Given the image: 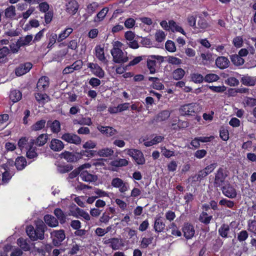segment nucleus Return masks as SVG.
I'll use <instances>...</instances> for the list:
<instances>
[{"label":"nucleus","instance_id":"nucleus-1","mask_svg":"<svg viewBox=\"0 0 256 256\" xmlns=\"http://www.w3.org/2000/svg\"><path fill=\"white\" fill-rule=\"evenodd\" d=\"M46 228V225L42 220H38L36 222V228L32 226H28L26 228V232L32 241L44 238V232Z\"/></svg>","mask_w":256,"mask_h":256},{"label":"nucleus","instance_id":"nucleus-2","mask_svg":"<svg viewBox=\"0 0 256 256\" xmlns=\"http://www.w3.org/2000/svg\"><path fill=\"white\" fill-rule=\"evenodd\" d=\"M113 57V61L117 64H123L128 60L127 53H124L122 50L118 48L114 47L110 50Z\"/></svg>","mask_w":256,"mask_h":256},{"label":"nucleus","instance_id":"nucleus-3","mask_svg":"<svg viewBox=\"0 0 256 256\" xmlns=\"http://www.w3.org/2000/svg\"><path fill=\"white\" fill-rule=\"evenodd\" d=\"M228 176V171L222 168H220L215 173L214 182V186L215 188H220L224 186Z\"/></svg>","mask_w":256,"mask_h":256},{"label":"nucleus","instance_id":"nucleus-4","mask_svg":"<svg viewBox=\"0 0 256 256\" xmlns=\"http://www.w3.org/2000/svg\"><path fill=\"white\" fill-rule=\"evenodd\" d=\"M127 154L134 158L138 164L142 165L145 163V158L140 150L136 149H128Z\"/></svg>","mask_w":256,"mask_h":256},{"label":"nucleus","instance_id":"nucleus-5","mask_svg":"<svg viewBox=\"0 0 256 256\" xmlns=\"http://www.w3.org/2000/svg\"><path fill=\"white\" fill-rule=\"evenodd\" d=\"M111 184L112 186L119 188L120 192L124 193L129 188V184L128 182H124L122 179L116 178L112 180Z\"/></svg>","mask_w":256,"mask_h":256},{"label":"nucleus","instance_id":"nucleus-6","mask_svg":"<svg viewBox=\"0 0 256 256\" xmlns=\"http://www.w3.org/2000/svg\"><path fill=\"white\" fill-rule=\"evenodd\" d=\"M196 103H191L182 106L180 110V112L182 115L192 116L196 113Z\"/></svg>","mask_w":256,"mask_h":256},{"label":"nucleus","instance_id":"nucleus-7","mask_svg":"<svg viewBox=\"0 0 256 256\" xmlns=\"http://www.w3.org/2000/svg\"><path fill=\"white\" fill-rule=\"evenodd\" d=\"M30 62H26L20 64L15 69V74L17 76H22L30 71L32 68Z\"/></svg>","mask_w":256,"mask_h":256},{"label":"nucleus","instance_id":"nucleus-8","mask_svg":"<svg viewBox=\"0 0 256 256\" xmlns=\"http://www.w3.org/2000/svg\"><path fill=\"white\" fill-rule=\"evenodd\" d=\"M62 139L68 142L78 144L81 142L80 138L77 135L73 134L66 133L62 137Z\"/></svg>","mask_w":256,"mask_h":256},{"label":"nucleus","instance_id":"nucleus-9","mask_svg":"<svg viewBox=\"0 0 256 256\" xmlns=\"http://www.w3.org/2000/svg\"><path fill=\"white\" fill-rule=\"evenodd\" d=\"M220 188L223 194L226 197L230 198H233L236 197V190L230 184L223 186Z\"/></svg>","mask_w":256,"mask_h":256},{"label":"nucleus","instance_id":"nucleus-10","mask_svg":"<svg viewBox=\"0 0 256 256\" xmlns=\"http://www.w3.org/2000/svg\"><path fill=\"white\" fill-rule=\"evenodd\" d=\"M62 158H64L68 162H76L80 158L79 153L65 151L60 154Z\"/></svg>","mask_w":256,"mask_h":256},{"label":"nucleus","instance_id":"nucleus-11","mask_svg":"<svg viewBox=\"0 0 256 256\" xmlns=\"http://www.w3.org/2000/svg\"><path fill=\"white\" fill-rule=\"evenodd\" d=\"M184 236L187 240L192 238L195 234V230L194 226L189 224L185 223L182 227Z\"/></svg>","mask_w":256,"mask_h":256},{"label":"nucleus","instance_id":"nucleus-12","mask_svg":"<svg viewBox=\"0 0 256 256\" xmlns=\"http://www.w3.org/2000/svg\"><path fill=\"white\" fill-rule=\"evenodd\" d=\"M50 147L54 152H60L64 148V144L60 140L53 138L50 142Z\"/></svg>","mask_w":256,"mask_h":256},{"label":"nucleus","instance_id":"nucleus-13","mask_svg":"<svg viewBox=\"0 0 256 256\" xmlns=\"http://www.w3.org/2000/svg\"><path fill=\"white\" fill-rule=\"evenodd\" d=\"M230 62L225 56H218L216 60V66L220 69H224L229 66Z\"/></svg>","mask_w":256,"mask_h":256},{"label":"nucleus","instance_id":"nucleus-14","mask_svg":"<svg viewBox=\"0 0 256 256\" xmlns=\"http://www.w3.org/2000/svg\"><path fill=\"white\" fill-rule=\"evenodd\" d=\"M97 128L102 134H106L107 136H114L118 132L116 129L110 126H99Z\"/></svg>","mask_w":256,"mask_h":256},{"label":"nucleus","instance_id":"nucleus-15","mask_svg":"<svg viewBox=\"0 0 256 256\" xmlns=\"http://www.w3.org/2000/svg\"><path fill=\"white\" fill-rule=\"evenodd\" d=\"M72 214L77 218H78V216H80L86 220H89L90 218L89 214L87 212L78 207H76L74 210L72 211Z\"/></svg>","mask_w":256,"mask_h":256},{"label":"nucleus","instance_id":"nucleus-16","mask_svg":"<svg viewBox=\"0 0 256 256\" xmlns=\"http://www.w3.org/2000/svg\"><path fill=\"white\" fill-rule=\"evenodd\" d=\"M44 220L45 222L50 227H56L58 225V220L52 215H46L44 218Z\"/></svg>","mask_w":256,"mask_h":256},{"label":"nucleus","instance_id":"nucleus-17","mask_svg":"<svg viewBox=\"0 0 256 256\" xmlns=\"http://www.w3.org/2000/svg\"><path fill=\"white\" fill-rule=\"evenodd\" d=\"M166 226L165 224L163 222L160 216L155 218L154 223V229L157 232H162Z\"/></svg>","mask_w":256,"mask_h":256},{"label":"nucleus","instance_id":"nucleus-18","mask_svg":"<svg viewBox=\"0 0 256 256\" xmlns=\"http://www.w3.org/2000/svg\"><path fill=\"white\" fill-rule=\"evenodd\" d=\"M240 82L245 86H253L256 84V78L248 75H245L242 77Z\"/></svg>","mask_w":256,"mask_h":256},{"label":"nucleus","instance_id":"nucleus-19","mask_svg":"<svg viewBox=\"0 0 256 256\" xmlns=\"http://www.w3.org/2000/svg\"><path fill=\"white\" fill-rule=\"evenodd\" d=\"M170 114L171 112L168 110H162L156 116V122L165 121L170 117Z\"/></svg>","mask_w":256,"mask_h":256},{"label":"nucleus","instance_id":"nucleus-20","mask_svg":"<svg viewBox=\"0 0 256 256\" xmlns=\"http://www.w3.org/2000/svg\"><path fill=\"white\" fill-rule=\"evenodd\" d=\"M82 180L86 182H95L97 180V176L88 173L87 171H82L80 174Z\"/></svg>","mask_w":256,"mask_h":256},{"label":"nucleus","instance_id":"nucleus-21","mask_svg":"<svg viewBox=\"0 0 256 256\" xmlns=\"http://www.w3.org/2000/svg\"><path fill=\"white\" fill-rule=\"evenodd\" d=\"M54 214L61 224L66 222V215L60 208H56L54 211Z\"/></svg>","mask_w":256,"mask_h":256},{"label":"nucleus","instance_id":"nucleus-22","mask_svg":"<svg viewBox=\"0 0 256 256\" xmlns=\"http://www.w3.org/2000/svg\"><path fill=\"white\" fill-rule=\"evenodd\" d=\"M14 164L18 170H23L26 166V161L24 156L18 157L15 161Z\"/></svg>","mask_w":256,"mask_h":256},{"label":"nucleus","instance_id":"nucleus-23","mask_svg":"<svg viewBox=\"0 0 256 256\" xmlns=\"http://www.w3.org/2000/svg\"><path fill=\"white\" fill-rule=\"evenodd\" d=\"M78 8V4L76 0H71L66 4V10L70 14H75Z\"/></svg>","mask_w":256,"mask_h":256},{"label":"nucleus","instance_id":"nucleus-24","mask_svg":"<svg viewBox=\"0 0 256 256\" xmlns=\"http://www.w3.org/2000/svg\"><path fill=\"white\" fill-rule=\"evenodd\" d=\"M47 126L50 128L53 133H58L60 130V124L58 120H54L52 122L51 121H48Z\"/></svg>","mask_w":256,"mask_h":256},{"label":"nucleus","instance_id":"nucleus-25","mask_svg":"<svg viewBox=\"0 0 256 256\" xmlns=\"http://www.w3.org/2000/svg\"><path fill=\"white\" fill-rule=\"evenodd\" d=\"M33 36L32 35H27L25 37H20L17 40L19 46H28L32 40Z\"/></svg>","mask_w":256,"mask_h":256},{"label":"nucleus","instance_id":"nucleus-26","mask_svg":"<svg viewBox=\"0 0 256 256\" xmlns=\"http://www.w3.org/2000/svg\"><path fill=\"white\" fill-rule=\"evenodd\" d=\"M168 24L169 27H170V30L172 32H178L182 33L184 35L186 34V32L184 30L183 28L181 26L178 25L176 23L174 20H170L168 22Z\"/></svg>","mask_w":256,"mask_h":256},{"label":"nucleus","instance_id":"nucleus-27","mask_svg":"<svg viewBox=\"0 0 256 256\" xmlns=\"http://www.w3.org/2000/svg\"><path fill=\"white\" fill-rule=\"evenodd\" d=\"M230 230V226L228 224H223L218 230V234L222 238H226Z\"/></svg>","mask_w":256,"mask_h":256},{"label":"nucleus","instance_id":"nucleus-28","mask_svg":"<svg viewBox=\"0 0 256 256\" xmlns=\"http://www.w3.org/2000/svg\"><path fill=\"white\" fill-rule=\"evenodd\" d=\"M17 244L24 251H28L30 249V244L27 242V240L22 238H20L17 240Z\"/></svg>","mask_w":256,"mask_h":256},{"label":"nucleus","instance_id":"nucleus-29","mask_svg":"<svg viewBox=\"0 0 256 256\" xmlns=\"http://www.w3.org/2000/svg\"><path fill=\"white\" fill-rule=\"evenodd\" d=\"M208 175L204 169L200 170L198 172L197 174L191 176L190 178H192V180L194 182H200L205 177Z\"/></svg>","mask_w":256,"mask_h":256},{"label":"nucleus","instance_id":"nucleus-30","mask_svg":"<svg viewBox=\"0 0 256 256\" xmlns=\"http://www.w3.org/2000/svg\"><path fill=\"white\" fill-rule=\"evenodd\" d=\"M212 219V216H208V214L204 212L200 214L198 218L199 220L205 224H209Z\"/></svg>","mask_w":256,"mask_h":256},{"label":"nucleus","instance_id":"nucleus-31","mask_svg":"<svg viewBox=\"0 0 256 256\" xmlns=\"http://www.w3.org/2000/svg\"><path fill=\"white\" fill-rule=\"evenodd\" d=\"M146 66L148 69L150 70V74H153L155 73L156 62L154 58H150V56H148V58L147 60Z\"/></svg>","mask_w":256,"mask_h":256},{"label":"nucleus","instance_id":"nucleus-32","mask_svg":"<svg viewBox=\"0 0 256 256\" xmlns=\"http://www.w3.org/2000/svg\"><path fill=\"white\" fill-rule=\"evenodd\" d=\"M230 60L232 64L236 66L242 65L244 62V60L238 54H232L230 56Z\"/></svg>","mask_w":256,"mask_h":256},{"label":"nucleus","instance_id":"nucleus-33","mask_svg":"<svg viewBox=\"0 0 256 256\" xmlns=\"http://www.w3.org/2000/svg\"><path fill=\"white\" fill-rule=\"evenodd\" d=\"M50 234L52 236L60 240V241L62 242L66 238L64 232L62 230H53Z\"/></svg>","mask_w":256,"mask_h":256},{"label":"nucleus","instance_id":"nucleus-34","mask_svg":"<svg viewBox=\"0 0 256 256\" xmlns=\"http://www.w3.org/2000/svg\"><path fill=\"white\" fill-rule=\"evenodd\" d=\"M73 169V166L70 164L66 165L59 164L57 166V170L59 173L64 174L66 173Z\"/></svg>","mask_w":256,"mask_h":256},{"label":"nucleus","instance_id":"nucleus-35","mask_svg":"<svg viewBox=\"0 0 256 256\" xmlns=\"http://www.w3.org/2000/svg\"><path fill=\"white\" fill-rule=\"evenodd\" d=\"M22 94L20 91L14 90L10 92V99L14 102H16L22 98Z\"/></svg>","mask_w":256,"mask_h":256},{"label":"nucleus","instance_id":"nucleus-36","mask_svg":"<svg viewBox=\"0 0 256 256\" xmlns=\"http://www.w3.org/2000/svg\"><path fill=\"white\" fill-rule=\"evenodd\" d=\"M114 150L110 148H104L99 150L97 152V154L102 157H108L112 155Z\"/></svg>","mask_w":256,"mask_h":256},{"label":"nucleus","instance_id":"nucleus-37","mask_svg":"<svg viewBox=\"0 0 256 256\" xmlns=\"http://www.w3.org/2000/svg\"><path fill=\"white\" fill-rule=\"evenodd\" d=\"M108 11V9L107 8H103L94 18V22H100L103 20L104 18L106 16V14Z\"/></svg>","mask_w":256,"mask_h":256},{"label":"nucleus","instance_id":"nucleus-38","mask_svg":"<svg viewBox=\"0 0 256 256\" xmlns=\"http://www.w3.org/2000/svg\"><path fill=\"white\" fill-rule=\"evenodd\" d=\"M184 70L181 68H178L174 70L172 73V77L176 80H181L184 76Z\"/></svg>","mask_w":256,"mask_h":256},{"label":"nucleus","instance_id":"nucleus-39","mask_svg":"<svg viewBox=\"0 0 256 256\" xmlns=\"http://www.w3.org/2000/svg\"><path fill=\"white\" fill-rule=\"evenodd\" d=\"M48 136L46 134H42L36 139V146H44L48 140Z\"/></svg>","mask_w":256,"mask_h":256},{"label":"nucleus","instance_id":"nucleus-40","mask_svg":"<svg viewBox=\"0 0 256 256\" xmlns=\"http://www.w3.org/2000/svg\"><path fill=\"white\" fill-rule=\"evenodd\" d=\"M48 86V78L42 76L39 79L37 83V87L40 88H45Z\"/></svg>","mask_w":256,"mask_h":256},{"label":"nucleus","instance_id":"nucleus-41","mask_svg":"<svg viewBox=\"0 0 256 256\" xmlns=\"http://www.w3.org/2000/svg\"><path fill=\"white\" fill-rule=\"evenodd\" d=\"M95 50L96 58L100 61H104L106 60V57L104 54V48L100 46H96Z\"/></svg>","mask_w":256,"mask_h":256},{"label":"nucleus","instance_id":"nucleus-42","mask_svg":"<svg viewBox=\"0 0 256 256\" xmlns=\"http://www.w3.org/2000/svg\"><path fill=\"white\" fill-rule=\"evenodd\" d=\"M128 161L126 159L118 158L112 162V166L116 167L126 166L128 164Z\"/></svg>","mask_w":256,"mask_h":256},{"label":"nucleus","instance_id":"nucleus-43","mask_svg":"<svg viewBox=\"0 0 256 256\" xmlns=\"http://www.w3.org/2000/svg\"><path fill=\"white\" fill-rule=\"evenodd\" d=\"M72 28H68L64 30L61 34H59L58 38V41L60 42L66 38L72 32Z\"/></svg>","mask_w":256,"mask_h":256},{"label":"nucleus","instance_id":"nucleus-44","mask_svg":"<svg viewBox=\"0 0 256 256\" xmlns=\"http://www.w3.org/2000/svg\"><path fill=\"white\" fill-rule=\"evenodd\" d=\"M46 122L44 120H38L32 126V129L35 131L40 130L44 128Z\"/></svg>","mask_w":256,"mask_h":256},{"label":"nucleus","instance_id":"nucleus-45","mask_svg":"<svg viewBox=\"0 0 256 256\" xmlns=\"http://www.w3.org/2000/svg\"><path fill=\"white\" fill-rule=\"evenodd\" d=\"M220 77L218 75L214 74H206L204 78V80L207 82H212L218 80Z\"/></svg>","mask_w":256,"mask_h":256},{"label":"nucleus","instance_id":"nucleus-46","mask_svg":"<svg viewBox=\"0 0 256 256\" xmlns=\"http://www.w3.org/2000/svg\"><path fill=\"white\" fill-rule=\"evenodd\" d=\"M248 230L256 235V220H250L248 222Z\"/></svg>","mask_w":256,"mask_h":256},{"label":"nucleus","instance_id":"nucleus-47","mask_svg":"<svg viewBox=\"0 0 256 256\" xmlns=\"http://www.w3.org/2000/svg\"><path fill=\"white\" fill-rule=\"evenodd\" d=\"M28 138L26 137L22 138L18 142V148L22 150L24 148H28Z\"/></svg>","mask_w":256,"mask_h":256},{"label":"nucleus","instance_id":"nucleus-48","mask_svg":"<svg viewBox=\"0 0 256 256\" xmlns=\"http://www.w3.org/2000/svg\"><path fill=\"white\" fill-rule=\"evenodd\" d=\"M15 7L13 6H11L5 10V16L8 18H11L15 16Z\"/></svg>","mask_w":256,"mask_h":256},{"label":"nucleus","instance_id":"nucleus-49","mask_svg":"<svg viewBox=\"0 0 256 256\" xmlns=\"http://www.w3.org/2000/svg\"><path fill=\"white\" fill-rule=\"evenodd\" d=\"M93 74L100 78H102L104 76V72L102 69L97 64L92 72Z\"/></svg>","mask_w":256,"mask_h":256},{"label":"nucleus","instance_id":"nucleus-50","mask_svg":"<svg viewBox=\"0 0 256 256\" xmlns=\"http://www.w3.org/2000/svg\"><path fill=\"white\" fill-rule=\"evenodd\" d=\"M191 78L195 83H201L204 80V76L199 74H191Z\"/></svg>","mask_w":256,"mask_h":256},{"label":"nucleus","instance_id":"nucleus-51","mask_svg":"<svg viewBox=\"0 0 256 256\" xmlns=\"http://www.w3.org/2000/svg\"><path fill=\"white\" fill-rule=\"evenodd\" d=\"M98 6V4L97 2H93L87 6V12L88 14H92L97 10Z\"/></svg>","mask_w":256,"mask_h":256},{"label":"nucleus","instance_id":"nucleus-52","mask_svg":"<svg viewBox=\"0 0 256 256\" xmlns=\"http://www.w3.org/2000/svg\"><path fill=\"white\" fill-rule=\"evenodd\" d=\"M111 244L110 246L114 250H116L119 249L120 246H121L122 242L119 240L118 238H112V240H111Z\"/></svg>","mask_w":256,"mask_h":256},{"label":"nucleus","instance_id":"nucleus-53","mask_svg":"<svg viewBox=\"0 0 256 256\" xmlns=\"http://www.w3.org/2000/svg\"><path fill=\"white\" fill-rule=\"evenodd\" d=\"M165 47L166 50L170 52H174L176 50L174 43L170 40L166 42Z\"/></svg>","mask_w":256,"mask_h":256},{"label":"nucleus","instance_id":"nucleus-54","mask_svg":"<svg viewBox=\"0 0 256 256\" xmlns=\"http://www.w3.org/2000/svg\"><path fill=\"white\" fill-rule=\"evenodd\" d=\"M248 236V232L246 230H242L238 234V240L239 242H242L246 240Z\"/></svg>","mask_w":256,"mask_h":256},{"label":"nucleus","instance_id":"nucleus-55","mask_svg":"<svg viewBox=\"0 0 256 256\" xmlns=\"http://www.w3.org/2000/svg\"><path fill=\"white\" fill-rule=\"evenodd\" d=\"M155 37L158 42H162L165 39L166 34L162 30H158L156 32Z\"/></svg>","mask_w":256,"mask_h":256},{"label":"nucleus","instance_id":"nucleus-56","mask_svg":"<svg viewBox=\"0 0 256 256\" xmlns=\"http://www.w3.org/2000/svg\"><path fill=\"white\" fill-rule=\"evenodd\" d=\"M97 154L96 151L92 150H82L79 154L80 155V158L82 156H87V157H92Z\"/></svg>","mask_w":256,"mask_h":256},{"label":"nucleus","instance_id":"nucleus-57","mask_svg":"<svg viewBox=\"0 0 256 256\" xmlns=\"http://www.w3.org/2000/svg\"><path fill=\"white\" fill-rule=\"evenodd\" d=\"M36 98L38 102L44 101L48 102L50 100V98L46 94H37L36 95Z\"/></svg>","mask_w":256,"mask_h":256},{"label":"nucleus","instance_id":"nucleus-58","mask_svg":"<svg viewBox=\"0 0 256 256\" xmlns=\"http://www.w3.org/2000/svg\"><path fill=\"white\" fill-rule=\"evenodd\" d=\"M169 64L178 65L182 63V60L178 58L173 56H168L167 60Z\"/></svg>","mask_w":256,"mask_h":256},{"label":"nucleus","instance_id":"nucleus-59","mask_svg":"<svg viewBox=\"0 0 256 256\" xmlns=\"http://www.w3.org/2000/svg\"><path fill=\"white\" fill-rule=\"evenodd\" d=\"M198 28L204 30L208 28V24L206 22V20L202 17H200V20H198Z\"/></svg>","mask_w":256,"mask_h":256},{"label":"nucleus","instance_id":"nucleus-60","mask_svg":"<svg viewBox=\"0 0 256 256\" xmlns=\"http://www.w3.org/2000/svg\"><path fill=\"white\" fill-rule=\"evenodd\" d=\"M220 204L222 206H226L229 208H232L234 205V202L223 198L220 201Z\"/></svg>","mask_w":256,"mask_h":256},{"label":"nucleus","instance_id":"nucleus-61","mask_svg":"<svg viewBox=\"0 0 256 256\" xmlns=\"http://www.w3.org/2000/svg\"><path fill=\"white\" fill-rule=\"evenodd\" d=\"M39 10L42 12H48L50 6L47 2H42L39 4Z\"/></svg>","mask_w":256,"mask_h":256},{"label":"nucleus","instance_id":"nucleus-62","mask_svg":"<svg viewBox=\"0 0 256 256\" xmlns=\"http://www.w3.org/2000/svg\"><path fill=\"white\" fill-rule=\"evenodd\" d=\"M209 88L214 92H222L226 90V87L222 86H209Z\"/></svg>","mask_w":256,"mask_h":256},{"label":"nucleus","instance_id":"nucleus-63","mask_svg":"<svg viewBox=\"0 0 256 256\" xmlns=\"http://www.w3.org/2000/svg\"><path fill=\"white\" fill-rule=\"evenodd\" d=\"M220 136L222 140H227L229 138L228 130L224 128L221 129L220 131Z\"/></svg>","mask_w":256,"mask_h":256},{"label":"nucleus","instance_id":"nucleus-64","mask_svg":"<svg viewBox=\"0 0 256 256\" xmlns=\"http://www.w3.org/2000/svg\"><path fill=\"white\" fill-rule=\"evenodd\" d=\"M245 104L250 106H253L256 105V99L249 97L245 98L244 100Z\"/></svg>","mask_w":256,"mask_h":256}]
</instances>
